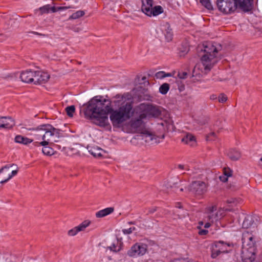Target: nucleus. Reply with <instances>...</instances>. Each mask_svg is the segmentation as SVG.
Wrapping results in <instances>:
<instances>
[{"label":"nucleus","mask_w":262,"mask_h":262,"mask_svg":"<svg viewBox=\"0 0 262 262\" xmlns=\"http://www.w3.org/2000/svg\"><path fill=\"white\" fill-rule=\"evenodd\" d=\"M133 104L130 102H123L118 110H114L111 106V101L98 95L83 105L81 111L86 118L94 124L105 127L108 124V114L114 127H118L133 116Z\"/></svg>","instance_id":"nucleus-1"},{"label":"nucleus","mask_w":262,"mask_h":262,"mask_svg":"<svg viewBox=\"0 0 262 262\" xmlns=\"http://www.w3.org/2000/svg\"><path fill=\"white\" fill-rule=\"evenodd\" d=\"M203 48V50L201 49L200 56L205 73H207L211 70L217 62V54L219 51L221 49V46L220 45L219 48H218L211 42H207L205 45H204Z\"/></svg>","instance_id":"nucleus-2"},{"label":"nucleus","mask_w":262,"mask_h":262,"mask_svg":"<svg viewBox=\"0 0 262 262\" xmlns=\"http://www.w3.org/2000/svg\"><path fill=\"white\" fill-rule=\"evenodd\" d=\"M40 128L42 129L41 135L42 136L43 141L39 143L40 145L45 146L49 143H53V141H55L53 136L55 135H59V129L55 128L50 124L41 125Z\"/></svg>","instance_id":"nucleus-3"},{"label":"nucleus","mask_w":262,"mask_h":262,"mask_svg":"<svg viewBox=\"0 0 262 262\" xmlns=\"http://www.w3.org/2000/svg\"><path fill=\"white\" fill-rule=\"evenodd\" d=\"M223 210H217V207L215 205L208 207L204 213V221L212 223L216 222L223 217Z\"/></svg>","instance_id":"nucleus-4"},{"label":"nucleus","mask_w":262,"mask_h":262,"mask_svg":"<svg viewBox=\"0 0 262 262\" xmlns=\"http://www.w3.org/2000/svg\"><path fill=\"white\" fill-rule=\"evenodd\" d=\"M218 10L226 14H231L236 10L234 0H216Z\"/></svg>","instance_id":"nucleus-5"},{"label":"nucleus","mask_w":262,"mask_h":262,"mask_svg":"<svg viewBox=\"0 0 262 262\" xmlns=\"http://www.w3.org/2000/svg\"><path fill=\"white\" fill-rule=\"evenodd\" d=\"M208 185L201 181H193L189 186L188 190L196 195H202L206 192Z\"/></svg>","instance_id":"nucleus-6"},{"label":"nucleus","mask_w":262,"mask_h":262,"mask_svg":"<svg viewBox=\"0 0 262 262\" xmlns=\"http://www.w3.org/2000/svg\"><path fill=\"white\" fill-rule=\"evenodd\" d=\"M147 251V245L146 244L137 243L132 246L127 251V255L130 257L142 256L146 253Z\"/></svg>","instance_id":"nucleus-7"},{"label":"nucleus","mask_w":262,"mask_h":262,"mask_svg":"<svg viewBox=\"0 0 262 262\" xmlns=\"http://www.w3.org/2000/svg\"><path fill=\"white\" fill-rule=\"evenodd\" d=\"M256 247L242 248L241 257L243 262H253L255 259Z\"/></svg>","instance_id":"nucleus-8"},{"label":"nucleus","mask_w":262,"mask_h":262,"mask_svg":"<svg viewBox=\"0 0 262 262\" xmlns=\"http://www.w3.org/2000/svg\"><path fill=\"white\" fill-rule=\"evenodd\" d=\"M236 10L239 9L244 12L251 11L253 6V0H234Z\"/></svg>","instance_id":"nucleus-9"},{"label":"nucleus","mask_w":262,"mask_h":262,"mask_svg":"<svg viewBox=\"0 0 262 262\" xmlns=\"http://www.w3.org/2000/svg\"><path fill=\"white\" fill-rule=\"evenodd\" d=\"M242 248L255 247V241L253 235L249 231H245L242 236Z\"/></svg>","instance_id":"nucleus-10"},{"label":"nucleus","mask_w":262,"mask_h":262,"mask_svg":"<svg viewBox=\"0 0 262 262\" xmlns=\"http://www.w3.org/2000/svg\"><path fill=\"white\" fill-rule=\"evenodd\" d=\"M16 166L14 164L6 165L0 169V183L4 184L11 179L10 168Z\"/></svg>","instance_id":"nucleus-11"},{"label":"nucleus","mask_w":262,"mask_h":262,"mask_svg":"<svg viewBox=\"0 0 262 262\" xmlns=\"http://www.w3.org/2000/svg\"><path fill=\"white\" fill-rule=\"evenodd\" d=\"M50 75L46 72L40 71H35V74L34 76L33 83L35 84L45 83L48 81Z\"/></svg>","instance_id":"nucleus-12"},{"label":"nucleus","mask_w":262,"mask_h":262,"mask_svg":"<svg viewBox=\"0 0 262 262\" xmlns=\"http://www.w3.org/2000/svg\"><path fill=\"white\" fill-rule=\"evenodd\" d=\"M90 223L91 222L89 220L84 221L79 225L70 230L68 231V235L69 236H74L79 232L84 231L85 229L90 225Z\"/></svg>","instance_id":"nucleus-13"},{"label":"nucleus","mask_w":262,"mask_h":262,"mask_svg":"<svg viewBox=\"0 0 262 262\" xmlns=\"http://www.w3.org/2000/svg\"><path fill=\"white\" fill-rule=\"evenodd\" d=\"M35 71L26 70L21 73L20 78L21 81L26 83H33L34 76Z\"/></svg>","instance_id":"nucleus-14"},{"label":"nucleus","mask_w":262,"mask_h":262,"mask_svg":"<svg viewBox=\"0 0 262 262\" xmlns=\"http://www.w3.org/2000/svg\"><path fill=\"white\" fill-rule=\"evenodd\" d=\"M147 117V114L141 112L137 118L132 119L130 121V125L133 128H138L142 126L143 119Z\"/></svg>","instance_id":"nucleus-15"},{"label":"nucleus","mask_w":262,"mask_h":262,"mask_svg":"<svg viewBox=\"0 0 262 262\" xmlns=\"http://www.w3.org/2000/svg\"><path fill=\"white\" fill-rule=\"evenodd\" d=\"M215 246L217 247L221 252L222 254H227L229 253V250L227 249L228 247H232L233 244L230 243H225L222 241H219L214 243Z\"/></svg>","instance_id":"nucleus-16"},{"label":"nucleus","mask_w":262,"mask_h":262,"mask_svg":"<svg viewBox=\"0 0 262 262\" xmlns=\"http://www.w3.org/2000/svg\"><path fill=\"white\" fill-rule=\"evenodd\" d=\"M0 128H11L15 125L14 120L11 117H1Z\"/></svg>","instance_id":"nucleus-17"},{"label":"nucleus","mask_w":262,"mask_h":262,"mask_svg":"<svg viewBox=\"0 0 262 262\" xmlns=\"http://www.w3.org/2000/svg\"><path fill=\"white\" fill-rule=\"evenodd\" d=\"M142 113H145L147 114V117L148 116H151L155 117H159L161 115V111L159 110L158 107L156 106H153L152 105H148L147 106L145 111Z\"/></svg>","instance_id":"nucleus-18"},{"label":"nucleus","mask_w":262,"mask_h":262,"mask_svg":"<svg viewBox=\"0 0 262 262\" xmlns=\"http://www.w3.org/2000/svg\"><path fill=\"white\" fill-rule=\"evenodd\" d=\"M145 12L147 16H157L163 12V9L161 6H156L154 7H152L151 9L149 8H146Z\"/></svg>","instance_id":"nucleus-19"},{"label":"nucleus","mask_w":262,"mask_h":262,"mask_svg":"<svg viewBox=\"0 0 262 262\" xmlns=\"http://www.w3.org/2000/svg\"><path fill=\"white\" fill-rule=\"evenodd\" d=\"M14 141L15 142L18 143L23 144L24 145H28L32 143L33 140L21 135H17L15 137Z\"/></svg>","instance_id":"nucleus-20"},{"label":"nucleus","mask_w":262,"mask_h":262,"mask_svg":"<svg viewBox=\"0 0 262 262\" xmlns=\"http://www.w3.org/2000/svg\"><path fill=\"white\" fill-rule=\"evenodd\" d=\"M114 211V208L113 207H108L96 212V216L98 218L103 217L112 213Z\"/></svg>","instance_id":"nucleus-21"},{"label":"nucleus","mask_w":262,"mask_h":262,"mask_svg":"<svg viewBox=\"0 0 262 262\" xmlns=\"http://www.w3.org/2000/svg\"><path fill=\"white\" fill-rule=\"evenodd\" d=\"M227 155L228 157L232 161L238 160L241 156L240 152L234 149L229 150Z\"/></svg>","instance_id":"nucleus-22"},{"label":"nucleus","mask_w":262,"mask_h":262,"mask_svg":"<svg viewBox=\"0 0 262 262\" xmlns=\"http://www.w3.org/2000/svg\"><path fill=\"white\" fill-rule=\"evenodd\" d=\"M254 224V221L253 217L250 215H247L245 217L243 223V228L248 229L251 228Z\"/></svg>","instance_id":"nucleus-23"},{"label":"nucleus","mask_w":262,"mask_h":262,"mask_svg":"<svg viewBox=\"0 0 262 262\" xmlns=\"http://www.w3.org/2000/svg\"><path fill=\"white\" fill-rule=\"evenodd\" d=\"M182 142L189 144L190 146H193L195 143V140L193 135L191 134H187L182 138Z\"/></svg>","instance_id":"nucleus-24"},{"label":"nucleus","mask_w":262,"mask_h":262,"mask_svg":"<svg viewBox=\"0 0 262 262\" xmlns=\"http://www.w3.org/2000/svg\"><path fill=\"white\" fill-rule=\"evenodd\" d=\"M164 35L165 36L166 39L168 41H170L172 40L173 38V32L172 29L170 28V25L169 24H167L166 26V29L164 32Z\"/></svg>","instance_id":"nucleus-25"},{"label":"nucleus","mask_w":262,"mask_h":262,"mask_svg":"<svg viewBox=\"0 0 262 262\" xmlns=\"http://www.w3.org/2000/svg\"><path fill=\"white\" fill-rule=\"evenodd\" d=\"M223 255L224 254H222V252H221V251L217 247H216L215 244L214 243L211 249V258L213 259L216 258L217 257H219V258H222L223 257Z\"/></svg>","instance_id":"nucleus-26"},{"label":"nucleus","mask_w":262,"mask_h":262,"mask_svg":"<svg viewBox=\"0 0 262 262\" xmlns=\"http://www.w3.org/2000/svg\"><path fill=\"white\" fill-rule=\"evenodd\" d=\"M142 11L143 13L146 14L145 9L146 8H149V9H151V8L152 7L153 1L152 0H142Z\"/></svg>","instance_id":"nucleus-27"},{"label":"nucleus","mask_w":262,"mask_h":262,"mask_svg":"<svg viewBox=\"0 0 262 262\" xmlns=\"http://www.w3.org/2000/svg\"><path fill=\"white\" fill-rule=\"evenodd\" d=\"M201 4L209 11L213 10V7L210 0H199Z\"/></svg>","instance_id":"nucleus-28"},{"label":"nucleus","mask_w":262,"mask_h":262,"mask_svg":"<svg viewBox=\"0 0 262 262\" xmlns=\"http://www.w3.org/2000/svg\"><path fill=\"white\" fill-rule=\"evenodd\" d=\"M0 17L3 19H8V20L6 21L5 23V28L6 29H9L12 27V23H14L15 21L11 19L10 17L1 15Z\"/></svg>","instance_id":"nucleus-29"},{"label":"nucleus","mask_w":262,"mask_h":262,"mask_svg":"<svg viewBox=\"0 0 262 262\" xmlns=\"http://www.w3.org/2000/svg\"><path fill=\"white\" fill-rule=\"evenodd\" d=\"M33 129L34 130V129ZM42 129L40 128V125L35 129V133L33 134V136L35 140H42V136L41 135H42Z\"/></svg>","instance_id":"nucleus-30"},{"label":"nucleus","mask_w":262,"mask_h":262,"mask_svg":"<svg viewBox=\"0 0 262 262\" xmlns=\"http://www.w3.org/2000/svg\"><path fill=\"white\" fill-rule=\"evenodd\" d=\"M169 90V84L167 83H164L160 86L159 88V92L162 94L165 95L167 93Z\"/></svg>","instance_id":"nucleus-31"},{"label":"nucleus","mask_w":262,"mask_h":262,"mask_svg":"<svg viewBox=\"0 0 262 262\" xmlns=\"http://www.w3.org/2000/svg\"><path fill=\"white\" fill-rule=\"evenodd\" d=\"M52 7L50 5H46L39 8V10L40 12V14L42 15L45 13H48L50 12H52Z\"/></svg>","instance_id":"nucleus-32"},{"label":"nucleus","mask_w":262,"mask_h":262,"mask_svg":"<svg viewBox=\"0 0 262 262\" xmlns=\"http://www.w3.org/2000/svg\"><path fill=\"white\" fill-rule=\"evenodd\" d=\"M42 153L47 156H51L54 154L53 149L47 145H45L42 148Z\"/></svg>","instance_id":"nucleus-33"},{"label":"nucleus","mask_w":262,"mask_h":262,"mask_svg":"<svg viewBox=\"0 0 262 262\" xmlns=\"http://www.w3.org/2000/svg\"><path fill=\"white\" fill-rule=\"evenodd\" d=\"M182 182L181 180H178L177 182L173 183L172 185H170V187L172 188L175 189V190H177V188H180V191H183L184 189L182 187Z\"/></svg>","instance_id":"nucleus-34"},{"label":"nucleus","mask_w":262,"mask_h":262,"mask_svg":"<svg viewBox=\"0 0 262 262\" xmlns=\"http://www.w3.org/2000/svg\"><path fill=\"white\" fill-rule=\"evenodd\" d=\"M65 110H66L67 115L69 117H71L73 116V114L75 111V107L74 105H71V106H67L65 108Z\"/></svg>","instance_id":"nucleus-35"},{"label":"nucleus","mask_w":262,"mask_h":262,"mask_svg":"<svg viewBox=\"0 0 262 262\" xmlns=\"http://www.w3.org/2000/svg\"><path fill=\"white\" fill-rule=\"evenodd\" d=\"M85 14V12L82 10H79L72 14L70 17V18L75 19H77L81 16H83Z\"/></svg>","instance_id":"nucleus-36"},{"label":"nucleus","mask_w":262,"mask_h":262,"mask_svg":"<svg viewBox=\"0 0 262 262\" xmlns=\"http://www.w3.org/2000/svg\"><path fill=\"white\" fill-rule=\"evenodd\" d=\"M227 100V96L224 93H221L219 95L218 97V101L220 103H224Z\"/></svg>","instance_id":"nucleus-37"},{"label":"nucleus","mask_w":262,"mask_h":262,"mask_svg":"<svg viewBox=\"0 0 262 262\" xmlns=\"http://www.w3.org/2000/svg\"><path fill=\"white\" fill-rule=\"evenodd\" d=\"M69 7H56L55 6H53L52 7V13H54V12H57L58 11H61V10H66V9H67Z\"/></svg>","instance_id":"nucleus-38"},{"label":"nucleus","mask_w":262,"mask_h":262,"mask_svg":"<svg viewBox=\"0 0 262 262\" xmlns=\"http://www.w3.org/2000/svg\"><path fill=\"white\" fill-rule=\"evenodd\" d=\"M188 73L186 72L181 71L178 73V77L181 79H185L187 78Z\"/></svg>","instance_id":"nucleus-39"},{"label":"nucleus","mask_w":262,"mask_h":262,"mask_svg":"<svg viewBox=\"0 0 262 262\" xmlns=\"http://www.w3.org/2000/svg\"><path fill=\"white\" fill-rule=\"evenodd\" d=\"M224 171H223V173H224V175L229 177H231L232 176V170L230 169L229 168H224V169H223Z\"/></svg>","instance_id":"nucleus-40"},{"label":"nucleus","mask_w":262,"mask_h":262,"mask_svg":"<svg viewBox=\"0 0 262 262\" xmlns=\"http://www.w3.org/2000/svg\"><path fill=\"white\" fill-rule=\"evenodd\" d=\"M216 138V134L214 132H211L206 136V140H214Z\"/></svg>","instance_id":"nucleus-41"},{"label":"nucleus","mask_w":262,"mask_h":262,"mask_svg":"<svg viewBox=\"0 0 262 262\" xmlns=\"http://www.w3.org/2000/svg\"><path fill=\"white\" fill-rule=\"evenodd\" d=\"M155 77L157 79H163L165 78V72L164 71H159L156 73Z\"/></svg>","instance_id":"nucleus-42"},{"label":"nucleus","mask_w":262,"mask_h":262,"mask_svg":"<svg viewBox=\"0 0 262 262\" xmlns=\"http://www.w3.org/2000/svg\"><path fill=\"white\" fill-rule=\"evenodd\" d=\"M96 150L95 148H94L93 149H91L89 150V152L90 154L93 155L95 157H101L102 155L100 152H96V151H94V150Z\"/></svg>","instance_id":"nucleus-43"},{"label":"nucleus","mask_w":262,"mask_h":262,"mask_svg":"<svg viewBox=\"0 0 262 262\" xmlns=\"http://www.w3.org/2000/svg\"><path fill=\"white\" fill-rule=\"evenodd\" d=\"M147 211V212L146 213V215H148L149 214L154 213L155 212H156L157 210V207H150L147 209H145Z\"/></svg>","instance_id":"nucleus-44"},{"label":"nucleus","mask_w":262,"mask_h":262,"mask_svg":"<svg viewBox=\"0 0 262 262\" xmlns=\"http://www.w3.org/2000/svg\"><path fill=\"white\" fill-rule=\"evenodd\" d=\"M135 229H136V228L133 227H130V228H129L128 229H123L122 230V232L125 234H129L132 233V232L134 230H135Z\"/></svg>","instance_id":"nucleus-45"},{"label":"nucleus","mask_w":262,"mask_h":262,"mask_svg":"<svg viewBox=\"0 0 262 262\" xmlns=\"http://www.w3.org/2000/svg\"><path fill=\"white\" fill-rule=\"evenodd\" d=\"M62 136V133H61V130L59 129V135H55L54 136H53V139H55V141H53V143H54V142H58L59 141V139Z\"/></svg>","instance_id":"nucleus-46"},{"label":"nucleus","mask_w":262,"mask_h":262,"mask_svg":"<svg viewBox=\"0 0 262 262\" xmlns=\"http://www.w3.org/2000/svg\"><path fill=\"white\" fill-rule=\"evenodd\" d=\"M107 248H108L111 251L115 252H118L120 250V248H119L118 249H116V246L114 244H112V245H111V246L108 247Z\"/></svg>","instance_id":"nucleus-47"},{"label":"nucleus","mask_w":262,"mask_h":262,"mask_svg":"<svg viewBox=\"0 0 262 262\" xmlns=\"http://www.w3.org/2000/svg\"><path fill=\"white\" fill-rule=\"evenodd\" d=\"M208 233V231L206 229H201L199 231V234L200 235H205Z\"/></svg>","instance_id":"nucleus-48"},{"label":"nucleus","mask_w":262,"mask_h":262,"mask_svg":"<svg viewBox=\"0 0 262 262\" xmlns=\"http://www.w3.org/2000/svg\"><path fill=\"white\" fill-rule=\"evenodd\" d=\"M178 167L179 169H181V170L185 169L187 170H189V168H188V166H187V165L179 164V165H178Z\"/></svg>","instance_id":"nucleus-49"},{"label":"nucleus","mask_w":262,"mask_h":262,"mask_svg":"<svg viewBox=\"0 0 262 262\" xmlns=\"http://www.w3.org/2000/svg\"><path fill=\"white\" fill-rule=\"evenodd\" d=\"M219 179L223 182H226L228 181V177L225 175L220 176Z\"/></svg>","instance_id":"nucleus-50"},{"label":"nucleus","mask_w":262,"mask_h":262,"mask_svg":"<svg viewBox=\"0 0 262 262\" xmlns=\"http://www.w3.org/2000/svg\"><path fill=\"white\" fill-rule=\"evenodd\" d=\"M178 89L180 92H183L185 90V85L183 84H178Z\"/></svg>","instance_id":"nucleus-51"},{"label":"nucleus","mask_w":262,"mask_h":262,"mask_svg":"<svg viewBox=\"0 0 262 262\" xmlns=\"http://www.w3.org/2000/svg\"><path fill=\"white\" fill-rule=\"evenodd\" d=\"M18 172V170H14L12 171H10V176H11V179L14 176L16 175Z\"/></svg>","instance_id":"nucleus-52"},{"label":"nucleus","mask_w":262,"mask_h":262,"mask_svg":"<svg viewBox=\"0 0 262 262\" xmlns=\"http://www.w3.org/2000/svg\"><path fill=\"white\" fill-rule=\"evenodd\" d=\"M213 223L211 222H205L204 228H208L209 227H210L211 226V224Z\"/></svg>","instance_id":"nucleus-53"},{"label":"nucleus","mask_w":262,"mask_h":262,"mask_svg":"<svg viewBox=\"0 0 262 262\" xmlns=\"http://www.w3.org/2000/svg\"><path fill=\"white\" fill-rule=\"evenodd\" d=\"M170 262H185V259H175L171 260Z\"/></svg>","instance_id":"nucleus-54"},{"label":"nucleus","mask_w":262,"mask_h":262,"mask_svg":"<svg viewBox=\"0 0 262 262\" xmlns=\"http://www.w3.org/2000/svg\"><path fill=\"white\" fill-rule=\"evenodd\" d=\"M176 207L178 208H182L183 207L181 203L178 202L176 204Z\"/></svg>","instance_id":"nucleus-55"},{"label":"nucleus","mask_w":262,"mask_h":262,"mask_svg":"<svg viewBox=\"0 0 262 262\" xmlns=\"http://www.w3.org/2000/svg\"><path fill=\"white\" fill-rule=\"evenodd\" d=\"M31 33H33V34L39 35V36H45L44 34H42L40 33L35 32V31H32Z\"/></svg>","instance_id":"nucleus-56"},{"label":"nucleus","mask_w":262,"mask_h":262,"mask_svg":"<svg viewBox=\"0 0 262 262\" xmlns=\"http://www.w3.org/2000/svg\"><path fill=\"white\" fill-rule=\"evenodd\" d=\"M217 99V96L216 95L212 94L210 96V99L211 100H215Z\"/></svg>","instance_id":"nucleus-57"},{"label":"nucleus","mask_w":262,"mask_h":262,"mask_svg":"<svg viewBox=\"0 0 262 262\" xmlns=\"http://www.w3.org/2000/svg\"><path fill=\"white\" fill-rule=\"evenodd\" d=\"M165 77H171L172 76V74L170 73H166L165 72Z\"/></svg>","instance_id":"nucleus-58"},{"label":"nucleus","mask_w":262,"mask_h":262,"mask_svg":"<svg viewBox=\"0 0 262 262\" xmlns=\"http://www.w3.org/2000/svg\"><path fill=\"white\" fill-rule=\"evenodd\" d=\"M204 223H205V221H204V217H203V221H200V222H199V224L200 225H203L204 224Z\"/></svg>","instance_id":"nucleus-59"},{"label":"nucleus","mask_w":262,"mask_h":262,"mask_svg":"<svg viewBox=\"0 0 262 262\" xmlns=\"http://www.w3.org/2000/svg\"><path fill=\"white\" fill-rule=\"evenodd\" d=\"M149 137H150V140H152V136H151V135H149Z\"/></svg>","instance_id":"nucleus-60"},{"label":"nucleus","mask_w":262,"mask_h":262,"mask_svg":"<svg viewBox=\"0 0 262 262\" xmlns=\"http://www.w3.org/2000/svg\"><path fill=\"white\" fill-rule=\"evenodd\" d=\"M128 223H129V224H130V225H131V224H133V223L132 222H129Z\"/></svg>","instance_id":"nucleus-61"},{"label":"nucleus","mask_w":262,"mask_h":262,"mask_svg":"<svg viewBox=\"0 0 262 262\" xmlns=\"http://www.w3.org/2000/svg\"><path fill=\"white\" fill-rule=\"evenodd\" d=\"M232 201H228V203H232Z\"/></svg>","instance_id":"nucleus-62"},{"label":"nucleus","mask_w":262,"mask_h":262,"mask_svg":"<svg viewBox=\"0 0 262 262\" xmlns=\"http://www.w3.org/2000/svg\"><path fill=\"white\" fill-rule=\"evenodd\" d=\"M37 143H38V142H36L34 143L35 145H36V144H37Z\"/></svg>","instance_id":"nucleus-63"},{"label":"nucleus","mask_w":262,"mask_h":262,"mask_svg":"<svg viewBox=\"0 0 262 262\" xmlns=\"http://www.w3.org/2000/svg\"><path fill=\"white\" fill-rule=\"evenodd\" d=\"M260 160L262 162V157L260 158Z\"/></svg>","instance_id":"nucleus-64"}]
</instances>
